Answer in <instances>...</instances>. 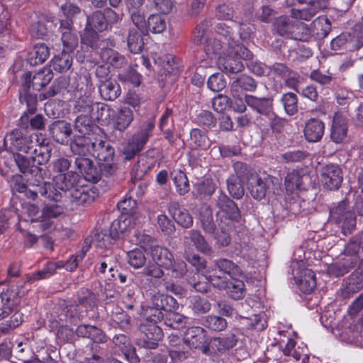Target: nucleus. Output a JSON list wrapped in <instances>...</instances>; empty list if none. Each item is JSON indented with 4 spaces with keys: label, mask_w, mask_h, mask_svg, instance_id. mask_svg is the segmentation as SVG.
Here are the masks:
<instances>
[{
    "label": "nucleus",
    "mask_w": 363,
    "mask_h": 363,
    "mask_svg": "<svg viewBox=\"0 0 363 363\" xmlns=\"http://www.w3.org/2000/svg\"><path fill=\"white\" fill-rule=\"evenodd\" d=\"M349 36L351 48L358 50L363 47V23L354 25Z\"/></svg>",
    "instance_id": "57"
},
{
    "label": "nucleus",
    "mask_w": 363,
    "mask_h": 363,
    "mask_svg": "<svg viewBox=\"0 0 363 363\" xmlns=\"http://www.w3.org/2000/svg\"><path fill=\"white\" fill-rule=\"evenodd\" d=\"M22 296H23V291H21L18 287L6 289L1 294V301L5 307L3 318L9 315V312L11 311L13 306L19 303V298Z\"/></svg>",
    "instance_id": "32"
},
{
    "label": "nucleus",
    "mask_w": 363,
    "mask_h": 363,
    "mask_svg": "<svg viewBox=\"0 0 363 363\" xmlns=\"http://www.w3.org/2000/svg\"><path fill=\"white\" fill-rule=\"evenodd\" d=\"M101 45L100 57L103 62L118 69H121L128 65V60L125 56L113 49L116 46V43L113 40L109 38L103 40Z\"/></svg>",
    "instance_id": "14"
},
{
    "label": "nucleus",
    "mask_w": 363,
    "mask_h": 363,
    "mask_svg": "<svg viewBox=\"0 0 363 363\" xmlns=\"http://www.w3.org/2000/svg\"><path fill=\"white\" fill-rule=\"evenodd\" d=\"M311 80L321 84L329 85L334 79L333 74L329 72H323L320 69H314L310 74Z\"/></svg>",
    "instance_id": "64"
},
{
    "label": "nucleus",
    "mask_w": 363,
    "mask_h": 363,
    "mask_svg": "<svg viewBox=\"0 0 363 363\" xmlns=\"http://www.w3.org/2000/svg\"><path fill=\"white\" fill-rule=\"evenodd\" d=\"M118 79L121 82L130 83L134 86H139L141 84L142 76L133 67H129L118 74Z\"/></svg>",
    "instance_id": "47"
},
{
    "label": "nucleus",
    "mask_w": 363,
    "mask_h": 363,
    "mask_svg": "<svg viewBox=\"0 0 363 363\" xmlns=\"http://www.w3.org/2000/svg\"><path fill=\"white\" fill-rule=\"evenodd\" d=\"M199 220L201 228L207 233L211 235L218 229L217 220H214L212 208L209 206H203L199 211Z\"/></svg>",
    "instance_id": "31"
},
{
    "label": "nucleus",
    "mask_w": 363,
    "mask_h": 363,
    "mask_svg": "<svg viewBox=\"0 0 363 363\" xmlns=\"http://www.w3.org/2000/svg\"><path fill=\"white\" fill-rule=\"evenodd\" d=\"M222 227L223 226L221 225H218V229L211 235H213L216 244L220 247H227L230 244L231 237L229 232L233 230V228H228V226Z\"/></svg>",
    "instance_id": "50"
},
{
    "label": "nucleus",
    "mask_w": 363,
    "mask_h": 363,
    "mask_svg": "<svg viewBox=\"0 0 363 363\" xmlns=\"http://www.w3.org/2000/svg\"><path fill=\"white\" fill-rule=\"evenodd\" d=\"M97 32L98 31L92 29L91 27L86 26L81 34V43L92 49L99 48L101 49V42L103 40H99Z\"/></svg>",
    "instance_id": "39"
},
{
    "label": "nucleus",
    "mask_w": 363,
    "mask_h": 363,
    "mask_svg": "<svg viewBox=\"0 0 363 363\" xmlns=\"http://www.w3.org/2000/svg\"><path fill=\"white\" fill-rule=\"evenodd\" d=\"M101 96L106 101H114L121 94L120 84L116 80H108L98 85Z\"/></svg>",
    "instance_id": "33"
},
{
    "label": "nucleus",
    "mask_w": 363,
    "mask_h": 363,
    "mask_svg": "<svg viewBox=\"0 0 363 363\" xmlns=\"http://www.w3.org/2000/svg\"><path fill=\"white\" fill-rule=\"evenodd\" d=\"M204 45V51L206 55L212 58L221 53L224 45H227L221 39L209 38Z\"/></svg>",
    "instance_id": "54"
},
{
    "label": "nucleus",
    "mask_w": 363,
    "mask_h": 363,
    "mask_svg": "<svg viewBox=\"0 0 363 363\" xmlns=\"http://www.w3.org/2000/svg\"><path fill=\"white\" fill-rule=\"evenodd\" d=\"M184 341L190 347L200 350L207 355L211 354L210 342L201 327L188 328L184 333Z\"/></svg>",
    "instance_id": "15"
},
{
    "label": "nucleus",
    "mask_w": 363,
    "mask_h": 363,
    "mask_svg": "<svg viewBox=\"0 0 363 363\" xmlns=\"http://www.w3.org/2000/svg\"><path fill=\"white\" fill-rule=\"evenodd\" d=\"M91 155L96 158L99 162L111 161L113 160L115 150L108 142L96 140L94 141Z\"/></svg>",
    "instance_id": "28"
},
{
    "label": "nucleus",
    "mask_w": 363,
    "mask_h": 363,
    "mask_svg": "<svg viewBox=\"0 0 363 363\" xmlns=\"http://www.w3.org/2000/svg\"><path fill=\"white\" fill-rule=\"evenodd\" d=\"M320 176L323 187L330 191L338 189L343 180L342 169L335 164L322 167Z\"/></svg>",
    "instance_id": "13"
},
{
    "label": "nucleus",
    "mask_w": 363,
    "mask_h": 363,
    "mask_svg": "<svg viewBox=\"0 0 363 363\" xmlns=\"http://www.w3.org/2000/svg\"><path fill=\"white\" fill-rule=\"evenodd\" d=\"M141 31L131 29L127 38L128 48L130 52L138 54L144 48V41Z\"/></svg>",
    "instance_id": "40"
},
{
    "label": "nucleus",
    "mask_w": 363,
    "mask_h": 363,
    "mask_svg": "<svg viewBox=\"0 0 363 363\" xmlns=\"http://www.w3.org/2000/svg\"><path fill=\"white\" fill-rule=\"evenodd\" d=\"M217 287L224 290L228 296L234 300H240L244 298L246 291L242 281L233 278L227 281H221Z\"/></svg>",
    "instance_id": "24"
},
{
    "label": "nucleus",
    "mask_w": 363,
    "mask_h": 363,
    "mask_svg": "<svg viewBox=\"0 0 363 363\" xmlns=\"http://www.w3.org/2000/svg\"><path fill=\"white\" fill-rule=\"evenodd\" d=\"M167 28L166 18L161 15L152 14L147 20L146 29L153 33H162Z\"/></svg>",
    "instance_id": "44"
},
{
    "label": "nucleus",
    "mask_w": 363,
    "mask_h": 363,
    "mask_svg": "<svg viewBox=\"0 0 363 363\" xmlns=\"http://www.w3.org/2000/svg\"><path fill=\"white\" fill-rule=\"evenodd\" d=\"M128 264L135 269L143 267L146 263V257L141 249H134L127 253Z\"/></svg>",
    "instance_id": "53"
},
{
    "label": "nucleus",
    "mask_w": 363,
    "mask_h": 363,
    "mask_svg": "<svg viewBox=\"0 0 363 363\" xmlns=\"http://www.w3.org/2000/svg\"><path fill=\"white\" fill-rule=\"evenodd\" d=\"M362 289H363V269H359L348 277L345 286L342 289V296L344 298H348Z\"/></svg>",
    "instance_id": "27"
},
{
    "label": "nucleus",
    "mask_w": 363,
    "mask_h": 363,
    "mask_svg": "<svg viewBox=\"0 0 363 363\" xmlns=\"http://www.w3.org/2000/svg\"><path fill=\"white\" fill-rule=\"evenodd\" d=\"M155 128V118L144 122L132 138L123 145L122 152L125 160H130L144 148Z\"/></svg>",
    "instance_id": "8"
},
{
    "label": "nucleus",
    "mask_w": 363,
    "mask_h": 363,
    "mask_svg": "<svg viewBox=\"0 0 363 363\" xmlns=\"http://www.w3.org/2000/svg\"><path fill=\"white\" fill-rule=\"evenodd\" d=\"M86 26L91 27L92 29L98 32H102L108 27V20L106 19L104 12L97 11L87 16Z\"/></svg>",
    "instance_id": "41"
},
{
    "label": "nucleus",
    "mask_w": 363,
    "mask_h": 363,
    "mask_svg": "<svg viewBox=\"0 0 363 363\" xmlns=\"http://www.w3.org/2000/svg\"><path fill=\"white\" fill-rule=\"evenodd\" d=\"M248 189L254 199L261 200L271 194H278L281 191V180L272 175L252 177L249 180Z\"/></svg>",
    "instance_id": "9"
},
{
    "label": "nucleus",
    "mask_w": 363,
    "mask_h": 363,
    "mask_svg": "<svg viewBox=\"0 0 363 363\" xmlns=\"http://www.w3.org/2000/svg\"><path fill=\"white\" fill-rule=\"evenodd\" d=\"M238 177L233 175L227 180V186L229 194L235 199H240L244 195V188Z\"/></svg>",
    "instance_id": "52"
},
{
    "label": "nucleus",
    "mask_w": 363,
    "mask_h": 363,
    "mask_svg": "<svg viewBox=\"0 0 363 363\" xmlns=\"http://www.w3.org/2000/svg\"><path fill=\"white\" fill-rule=\"evenodd\" d=\"M301 4H305L306 7L301 9H291V16H279L275 20L274 27L277 33L281 36L291 38L292 34L298 35L294 32L296 29L298 19L310 21L320 11L327 7L328 0H297Z\"/></svg>",
    "instance_id": "1"
},
{
    "label": "nucleus",
    "mask_w": 363,
    "mask_h": 363,
    "mask_svg": "<svg viewBox=\"0 0 363 363\" xmlns=\"http://www.w3.org/2000/svg\"><path fill=\"white\" fill-rule=\"evenodd\" d=\"M133 121V113L128 107L120 109L116 118L115 127L120 131H124Z\"/></svg>",
    "instance_id": "43"
},
{
    "label": "nucleus",
    "mask_w": 363,
    "mask_h": 363,
    "mask_svg": "<svg viewBox=\"0 0 363 363\" xmlns=\"http://www.w3.org/2000/svg\"><path fill=\"white\" fill-rule=\"evenodd\" d=\"M83 181V179L79 174L69 171L67 173L61 174L56 177L55 179L56 187L52 184L53 189H56L60 194V197L62 196L58 189L65 192H69L72 201H75L78 205H89L94 202L97 197V193L94 189L82 184Z\"/></svg>",
    "instance_id": "2"
},
{
    "label": "nucleus",
    "mask_w": 363,
    "mask_h": 363,
    "mask_svg": "<svg viewBox=\"0 0 363 363\" xmlns=\"http://www.w3.org/2000/svg\"><path fill=\"white\" fill-rule=\"evenodd\" d=\"M257 88L255 80L250 76L242 75L234 79L230 84V93L237 97L241 91H254Z\"/></svg>",
    "instance_id": "30"
},
{
    "label": "nucleus",
    "mask_w": 363,
    "mask_h": 363,
    "mask_svg": "<svg viewBox=\"0 0 363 363\" xmlns=\"http://www.w3.org/2000/svg\"><path fill=\"white\" fill-rule=\"evenodd\" d=\"M59 31L61 33V40L64 49L68 52H72L78 45V38L74 32L73 22L70 21H60Z\"/></svg>",
    "instance_id": "20"
},
{
    "label": "nucleus",
    "mask_w": 363,
    "mask_h": 363,
    "mask_svg": "<svg viewBox=\"0 0 363 363\" xmlns=\"http://www.w3.org/2000/svg\"><path fill=\"white\" fill-rule=\"evenodd\" d=\"M16 150L26 154H33V160L38 164H45L50 159L52 148L48 143H36L31 137L23 135L21 130L14 129L6 137Z\"/></svg>",
    "instance_id": "4"
},
{
    "label": "nucleus",
    "mask_w": 363,
    "mask_h": 363,
    "mask_svg": "<svg viewBox=\"0 0 363 363\" xmlns=\"http://www.w3.org/2000/svg\"><path fill=\"white\" fill-rule=\"evenodd\" d=\"M313 35L318 39H323L328 36L331 30V24L328 18L325 16H319L312 23Z\"/></svg>",
    "instance_id": "37"
},
{
    "label": "nucleus",
    "mask_w": 363,
    "mask_h": 363,
    "mask_svg": "<svg viewBox=\"0 0 363 363\" xmlns=\"http://www.w3.org/2000/svg\"><path fill=\"white\" fill-rule=\"evenodd\" d=\"M325 131L324 123L318 118H311L304 126L303 135L305 139L309 143L320 141Z\"/></svg>",
    "instance_id": "23"
},
{
    "label": "nucleus",
    "mask_w": 363,
    "mask_h": 363,
    "mask_svg": "<svg viewBox=\"0 0 363 363\" xmlns=\"http://www.w3.org/2000/svg\"><path fill=\"white\" fill-rule=\"evenodd\" d=\"M216 206L218 208L216 213L218 225L235 228L240 223L242 215L238 206L223 192H219Z\"/></svg>",
    "instance_id": "6"
},
{
    "label": "nucleus",
    "mask_w": 363,
    "mask_h": 363,
    "mask_svg": "<svg viewBox=\"0 0 363 363\" xmlns=\"http://www.w3.org/2000/svg\"><path fill=\"white\" fill-rule=\"evenodd\" d=\"M48 130L53 140L62 145H66L69 142L72 133L71 124L63 120L52 122L49 125Z\"/></svg>",
    "instance_id": "19"
},
{
    "label": "nucleus",
    "mask_w": 363,
    "mask_h": 363,
    "mask_svg": "<svg viewBox=\"0 0 363 363\" xmlns=\"http://www.w3.org/2000/svg\"><path fill=\"white\" fill-rule=\"evenodd\" d=\"M267 119L269 121V125L273 133H281L288 125V121L277 116L274 111Z\"/></svg>",
    "instance_id": "62"
},
{
    "label": "nucleus",
    "mask_w": 363,
    "mask_h": 363,
    "mask_svg": "<svg viewBox=\"0 0 363 363\" xmlns=\"http://www.w3.org/2000/svg\"><path fill=\"white\" fill-rule=\"evenodd\" d=\"M216 268L221 272L230 277L239 274V267L232 261L227 259H219L215 261Z\"/></svg>",
    "instance_id": "58"
},
{
    "label": "nucleus",
    "mask_w": 363,
    "mask_h": 363,
    "mask_svg": "<svg viewBox=\"0 0 363 363\" xmlns=\"http://www.w3.org/2000/svg\"><path fill=\"white\" fill-rule=\"evenodd\" d=\"M12 190L19 193H24L25 196L33 201L41 196L50 201H58L60 194L53 189L52 183L45 180L30 178L28 184H26L21 176L17 175L13 178Z\"/></svg>",
    "instance_id": "5"
},
{
    "label": "nucleus",
    "mask_w": 363,
    "mask_h": 363,
    "mask_svg": "<svg viewBox=\"0 0 363 363\" xmlns=\"http://www.w3.org/2000/svg\"><path fill=\"white\" fill-rule=\"evenodd\" d=\"M94 118L89 115H79L74 121V129L79 135H88L91 131Z\"/></svg>",
    "instance_id": "49"
},
{
    "label": "nucleus",
    "mask_w": 363,
    "mask_h": 363,
    "mask_svg": "<svg viewBox=\"0 0 363 363\" xmlns=\"http://www.w3.org/2000/svg\"><path fill=\"white\" fill-rule=\"evenodd\" d=\"M219 68L230 74L240 72L244 69L242 62L228 49L226 56L220 57L218 62Z\"/></svg>",
    "instance_id": "29"
},
{
    "label": "nucleus",
    "mask_w": 363,
    "mask_h": 363,
    "mask_svg": "<svg viewBox=\"0 0 363 363\" xmlns=\"http://www.w3.org/2000/svg\"><path fill=\"white\" fill-rule=\"evenodd\" d=\"M330 218L341 228L344 235L350 233L356 227V216L347 197L331 205Z\"/></svg>",
    "instance_id": "7"
},
{
    "label": "nucleus",
    "mask_w": 363,
    "mask_h": 363,
    "mask_svg": "<svg viewBox=\"0 0 363 363\" xmlns=\"http://www.w3.org/2000/svg\"><path fill=\"white\" fill-rule=\"evenodd\" d=\"M96 103L93 102L89 98H79L75 101L74 111L81 113L80 115L91 116Z\"/></svg>",
    "instance_id": "59"
},
{
    "label": "nucleus",
    "mask_w": 363,
    "mask_h": 363,
    "mask_svg": "<svg viewBox=\"0 0 363 363\" xmlns=\"http://www.w3.org/2000/svg\"><path fill=\"white\" fill-rule=\"evenodd\" d=\"M168 208L172 218L179 225L189 228L193 225L192 216L189 211L178 202H171Z\"/></svg>",
    "instance_id": "26"
},
{
    "label": "nucleus",
    "mask_w": 363,
    "mask_h": 363,
    "mask_svg": "<svg viewBox=\"0 0 363 363\" xmlns=\"http://www.w3.org/2000/svg\"><path fill=\"white\" fill-rule=\"evenodd\" d=\"M157 308H150L151 314L147 318H164L169 315H177L179 313L176 310L179 308V304L176 299L172 296H162L160 299L157 300L156 303Z\"/></svg>",
    "instance_id": "17"
},
{
    "label": "nucleus",
    "mask_w": 363,
    "mask_h": 363,
    "mask_svg": "<svg viewBox=\"0 0 363 363\" xmlns=\"http://www.w3.org/2000/svg\"><path fill=\"white\" fill-rule=\"evenodd\" d=\"M238 339L235 335L224 337H215L211 340V347L219 352H225L233 348L237 343Z\"/></svg>",
    "instance_id": "42"
},
{
    "label": "nucleus",
    "mask_w": 363,
    "mask_h": 363,
    "mask_svg": "<svg viewBox=\"0 0 363 363\" xmlns=\"http://www.w3.org/2000/svg\"><path fill=\"white\" fill-rule=\"evenodd\" d=\"M228 49L231 50V52L233 53L239 60H251L252 57V53L250 50H249L246 47L238 43L235 41L232 43L228 42Z\"/></svg>",
    "instance_id": "60"
},
{
    "label": "nucleus",
    "mask_w": 363,
    "mask_h": 363,
    "mask_svg": "<svg viewBox=\"0 0 363 363\" xmlns=\"http://www.w3.org/2000/svg\"><path fill=\"white\" fill-rule=\"evenodd\" d=\"M113 342L116 346L124 354L127 359L133 357L135 351L133 347L130 344L128 338L123 335H115Z\"/></svg>",
    "instance_id": "48"
},
{
    "label": "nucleus",
    "mask_w": 363,
    "mask_h": 363,
    "mask_svg": "<svg viewBox=\"0 0 363 363\" xmlns=\"http://www.w3.org/2000/svg\"><path fill=\"white\" fill-rule=\"evenodd\" d=\"M280 101L287 115L293 116L298 112V97L296 94L293 92L284 94Z\"/></svg>",
    "instance_id": "46"
},
{
    "label": "nucleus",
    "mask_w": 363,
    "mask_h": 363,
    "mask_svg": "<svg viewBox=\"0 0 363 363\" xmlns=\"http://www.w3.org/2000/svg\"><path fill=\"white\" fill-rule=\"evenodd\" d=\"M150 253L155 264L167 269L172 267L174 256L167 248L159 245L151 246Z\"/></svg>",
    "instance_id": "25"
},
{
    "label": "nucleus",
    "mask_w": 363,
    "mask_h": 363,
    "mask_svg": "<svg viewBox=\"0 0 363 363\" xmlns=\"http://www.w3.org/2000/svg\"><path fill=\"white\" fill-rule=\"evenodd\" d=\"M6 153L8 154V152ZM9 155L11 156V161L15 162L21 173L29 175L31 178L40 179V181L45 180L48 170L45 167H42L43 164H38L36 161H33V154H29V157L18 152L9 153Z\"/></svg>",
    "instance_id": "10"
},
{
    "label": "nucleus",
    "mask_w": 363,
    "mask_h": 363,
    "mask_svg": "<svg viewBox=\"0 0 363 363\" xmlns=\"http://www.w3.org/2000/svg\"><path fill=\"white\" fill-rule=\"evenodd\" d=\"M79 303L67 307L65 315L67 318H83L88 315L87 312L96 306L95 295L87 289H82L79 292Z\"/></svg>",
    "instance_id": "12"
},
{
    "label": "nucleus",
    "mask_w": 363,
    "mask_h": 363,
    "mask_svg": "<svg viewBox=\"0 0 363 363\" xmlns=\"http://www.w3.org/2000/svg\"><path fill=\"white\" fill-rule=\"evenodd\" d=\"M357 263V257L344 258L342 262H335L329 265L327 272L330 277H342L352 269Z\"/></svg>",
    "instance_id": "35"
},
{
    "label": "nucleus",
    "mask_w": 363,
    "mask_h": 363,
    "mask_svg": "<svg viewBox=\"0 0 363 363\" xmlns=\"http://www.w3.org/2000/svg\"><path fill=\"white\" fill-rule=\"evenodd\" d=\"M49 55V48L44 43L38 44L29 52L27 61L32 66L38 65L43 63Z\"/></svg>",
    "instance_id": "36"
},
{
    "label": "nucleus",
    "mask_w": 363,
    "mask_h": 363,
    "mask_svg": "<svg viewBox=\"0 0 363 363\" xmlns=\"http://www.w3.org/2000/svg\"><path fill=\"white\" fill-rule=\"evenodd\" d=\"M24 83L19 91V99L21 104H26L27 111L33 113L38 104L36 91L48 85L53 78L52 69L44 67L35 74L31 79V73L23 74Z\"/></svg>",
    "instance_id": "3"
},
{
    "label": "nucleus",
    "mask_w": 363,
    "mask_h": 363,
    "mask_svg": "<svg viewBox=\"0 0 363 363\" xmlns=\"http://www.w3.org/2000/svg\"><path fill=\"white\" fill-rule=\"evenodd\" d=\"M348 121L340 113H335L330 130V138L335 144H345L348 141Z\"/></svg>",
    "instance_id": "16"
},
{
    "label": "nucleus",
    "mask_w": 363,
    "mask_h": 363,
    "mask_svg": "<svg viewBox=\"0 0 363 363\" xmlns=\"http://www.w3.org/2000/svg\"><path fill=\"white\" fill-rule=\"evenodd\" d=\"M86 135H74L70 142V149L74 155L78 157H86L91 155L94 148V141L86 136Z\"/></svg>",
    "instance_id": "22"
},
{
    "label": "nucleus",
    "mask_w": 363,
    "mask_h": 363,
    "mask_svg": "<svg viewBox=\"0 0 363 363\" xmlns=\"http://www.w3.org/2000/svg\"><path fill=\"white\" fill-rule=\"evenodd\" d=\"M74 164L84 177V179L92 183H96L101 179V172L91 159L86 157H77Z\"/></svg>",
    "instance_id": "18"
},
{
    "label": "nucleus",
    "mask_w": 363,
    "mask_h": 363,
    "mask_svg": "<svg viewBox=\"0 0 363 363\" xmlns=\"http://www.w3.org/2000/svg\"><path fill=\"white\" fill-rule=\"evenodd\" d=\"M362 252L360 242L358 241L357 235L350 240L345 248V255L347 259L357 257V262L360 259Z\"/></svg>",
    "instance_id": "61"
},
{
    "label": "nucleus",
    "mask_w": 363,
    "mask_h": 363,
    "mask_svg": "<svg viewBox=\"0 0 363 363\" xmlns=\"http://www.w3.org/2000/svg\"><path fill=\"white\" fill-rule=\"evenodd\" d=\"M210 24V21L204 20L196 26L194 32V43L196 45L202 44L206 43L209 39L207 38L206 31Z\"/></svg>",
    "instance_id": "63"
},
{
    "label": "nucleus",
    "mask_w": 363,
    "mask_h": 363,
    "mask_svg": "<svg viewBox=\"0 0 363 363\" xmlns=\"http://www.w3.org/2000/svg\"><path fill=\"white\" fill-rule=\"evenodd\" d=\"M115 111L108 105L104 103H96L91 116L101 125L111 123L114 118Z\"/></svg>",
    "instance_id": "34"
},
{
    "label": "nucleus",
    "mask_w": 363,
    "mask_h": 363,
    "mask_svg": "<svg viewBox=\"0 0 363 363\" xmlns=\"http://www.w3.org/2000/svg\"><path fill=\"white\" fill-rule=\"evenodd\" d=\"M116 238H113L111 230L110 229V233L108 234L106 230H101L94 232L92 235V241L96 243L97 247L101 248H108L113 243V240Z\"/></svg>",
    "instance_id": "51"
},
{
    "label": "nucleus",
    "mask_w": 363,
    "mask_h": 363,
    "mask_svg": "<svg viewBox=\"0 0 363 363\" xmlns=\"http://www.w3.org/2000/svg\"><path fill=\"white\" fill-rule=\"evenodd\" d=\"M173 175V180L176 185L177 191L182 196L189 192V184L185 173L179 170L174 172Z\"/></svg>",
    "instance_id": "56"
},
{
    "label": "nucleus",
    "mask_w": 363,
    "mask_h": 363,
    "mask_svg": "<svg viewBox=\"0 0 363 363\" xmlns=\"http://www.w3.org/2000/svg\"><path fill=\"white\" fill-rule=\"evenodd\" d=\"M190 139L194 145L206 149L210 147L211 142L206 132L199 128H194L190 133Z\"/></svg>",
    "instance_id": "55"
},
{
    "label": "nucleus",
    "mask_w": 363,
    "mask_h": 363,
    "mask_svg": "<svg viewBox=\"0 0 363 363\" xmlns=\"http://www.w3.org/2000/svg\"><path fill=\"white\" fill-rule=\"evenodd\" d=\"M310 157V154L303 150H293L280 155V161L284 163L302 162Z\"/></svg>",
    "instance_id": "45"
},
{
    "label": "nucleus",
    "mask_w": 363,
    "mask_h": 363,
    "mask_svg": "<svg viewBox=\"0 0 363 363\" xmlns=\"http://www.w3.org/2000/svg\"><path fill=\"white\" fill-rule=\"evenodd\" d=\"M70 52L63 50L60 54L55 56L52 60L53 69L58 72H65L69 70L72 65V57Z\"/></svg>",
    "instance_id": "38"
},
{
    "label": "nucleus",
    "mask_w": 363,
    "mask_h": 363,
    "mask_svg": "<svg viewBox=\"0 0 363 363\" xmlns=\"http://www.w3.org/2000/svg\"><path fill=\"white\" fill-rule=\"evenodd\" d=\"M245 101L248 106L255 111L260 116L256 118L257 125L261 128H266L267 123L265 121L269 115L272 114L273 99L272 97H257L245 94Z\"/></svg>",
    "instance_id": "11"
},
{
    "label": "nucleus",
    "mask_w": 363,
    "mask_h": 363,
    "mask_svg": "<svg viewBox=\"0 0 363 363\" xmlns=\"http://www.w3.org/2000/svg\"><path fill=\"white\" fill-rule=\"evenodd\" d=\"M189 241L192 242L195 247L201 253L206 255L213 254L211 246L199 230L192 229L186 232L184 237V244L187 246L189 245Z\"/></svg>",
    "instance_id": "21"
}]
</instances>
